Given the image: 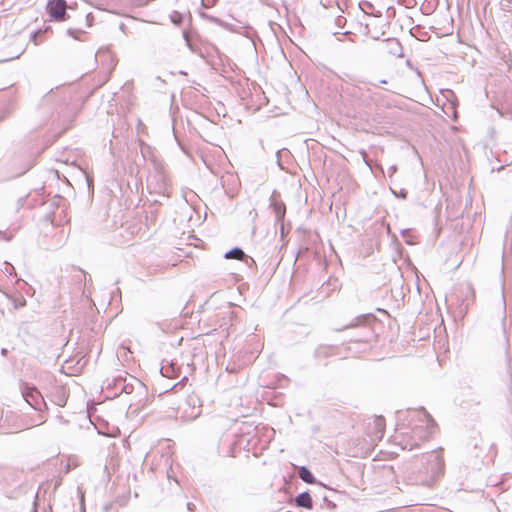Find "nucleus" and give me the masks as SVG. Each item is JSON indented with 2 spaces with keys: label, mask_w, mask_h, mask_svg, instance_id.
Wrapping results in <instances>:
<instances>
[{
  "label": "nucleus",
  "mask_w": 512,
  "mask_h": 512,
  "mask_svg": "<svg viewBox=\"0 0 512 512\" xmlns=\"http://www.w3.org/2000/svg\"><path fill=\"white\" fill-rule=\"evenodd\" d=\"M385 419L382 416H374L365 422L364 429L368 440L371 443L380 441L385 433Z\"/></svg>",
  "instance_id": "obj_1"
},
{
  "label": "nucleus",
  "mask_w": 512,
  "mask_h": 512,
  "mask_svg": "<svg viewBox=\"0 0 512 512\" xmlns=\"http://www.w3.org/2000/svg\"><path fill=\"white\" fill-rule=\"evenodd\" d=\"M67 4L65 0H50L46 5V10L55 21H64L66 16Z\"/></svg>",
  "instance_id": "obj_2"
},
{
  "label": "nucleus",
  "mask_w": 512,
  "mask_h": 512,
  "mask_svg": "<svg viewBox=\"0 0 512 512\" xmlns=\"http://www.w3.org/2000/svg\"><path fill=\"white\" fill-rule=\"evenodd\" d=\"M271 207L277 220L282 222L286 214L285 204L277 197H272Z\"/></svg>",
  "instance_id": "obj_3"
},
{
  "label": "nucleus",
  "mask_w": 512,
  "mask_h": 512,
  "mask_svg": "<svg viewBox=\"0 0 512 512\" xmlns=\"http://www.w3.org/2000/svg\"><path fill=\"white\" fill-rule=\"evenodd\" d=\"M295 502H296L297 506L304 507L306 509H311L313 506L312 498L308 492H303V493L299 494L296 497Z\"/></svg>",
  "instance_id": "obj_4"
},
{
  "label": "nucleus",
  "mask_w": 512,
  "mask_h": 512,
  "mask_svg": "<svg viewBox=\"0 0 512 512\" xmlns=\"http://www.w3.org/2000/svg\"><path fill=\"white\" fill-rule=\"evenodd\" d=\"M299 477L308 484H314L315 478L312 473L306 467H300Z\"/></svg>",
  "instance_id": "obj_5"
},
{
  "label": "nucleus",
  "mask_w": 512,
  "mask_h": 512,
  "mask_svg": "<svg viewBox=\"0 0 512 512\" xmlns=\"http://www.w3.org/2000/svg\"><path fill=\"white\" fill-rule=\"evenodd\" d=\"M245 253L240 248H234L225 254L226 259L243 260Z\"/></svg>",
  "instance_id": "obj_6"
},
{
  "label": "nucleus",
  "mask_w": 512,
  "mask_h": 512,
  "mask_svg": "<svg viewBox=\"0 0 512 512\" xmlns=\"http://www.w3.org/2000/svg\"><path fill=\"white\" fill-rule=\"evenodd\" d=\"M417 435H418V442H415V443L411 444L410 445V449H413L415 447H419L421 442H424V441H426L428 439V436H426V435H421L420 433H417Z\"/></svg>",
  "instance_id": "obj_7"
},
{
  "label": "nucleus",
  "mask_w": 512,
  "mask_h": 512,
  "mask_svg": "<svg viewBox=\"0 0 512 512\" xmlns=\"http://www.w3.org/2000/svg\"><path fill=\"white\" fill-rule=\"evenodd\" d=\"M194 508H195V505H194V504H192V503H188V509H189V510H194Z\"/></svg>",
  "instance_id": "obj_8"
}]
</instances>
